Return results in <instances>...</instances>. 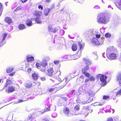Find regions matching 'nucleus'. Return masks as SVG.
<instances>
[{
    "mask_svg": "<svg viewBox=\"0 0 121 121\" xmlns=\"http://www.w3.org/2000/svg\"><path fill=\"white\" fill-rule=\"evenodd\" d=\"M50 58L47 56L45 58L42 62L39 61L36 63L35 65L37 68L42 71H45L48 68L47 61L50 60Z\"/></svg>",
    "mask_w": 121,
    "mask_h": 121,
    "instance_id": "1",
    "label": "nucleus"
},
{
    "mask_svg": "<svg viewBox=\"0 0 121 121\" xmlns=\"http://www.w3.org/2000/svg\"><path fill=\"white\" fill-rule=\"evenodd\" d=\"M110 16L108 14H103L98 16L97 21L99 24H107L109 21Z\"/></svg>",
    "mask_w": 121,
    "mask_h": 121,
    "instance_id": "2",
    "label": "nucleus"
},
{
    "mask_svg": "<svg viewBox=\"0 0 121 121\" xmlns=\"http://www.w3.org/2000/svg\"><path fill=\"white\" fill-rule=\"evenodd\" d=\"M96 33V31L92 29L86 31L85 35L86 36L88 37L90 39H91L95 37Z\"/></svg>",
    "mask_w": 121,
    "mask_h": 121,
    "instance_id": "3",
    "label": "nucleus"
},
{
    "mask_svg": "<svg viewBox=\"0 0 121 121\" xmlns=\"http://www.w3.org/2000/svg\"><path fill=\"white\" fill-rule=\"evenodd\" d=\"M71 73H69L67 76L65 77V78L63 79L61 82V83L63 84L62 87H63L65 86L70 81V79H72V77H72L71 76Z\"/></svg>",
    "mask_w": 121,
    "mask_h": 121,
    "instance_id": "4",
    "label": "nucleus"
},
{
    "mask_svg": "<svg viewBox=\"0 0 121 121\" xmlns=\"http://www.w3.org/2000/svg\"><path fill=\"white\" fill-rule=\"evenodd\" d=\"M50 102L49 101V99L47 100L45 104L47 105L49 108H47L44 110H42L41 111L39 112V113L42 114L44 113L45 112L50 111Z\"/></svg>",
    "mask_w": 121,
    "mask_h": 121,
    "instance_id": "5",
    "label": "nucleus"
},
{
    "mask_svg": "<svg viewBox=\"0 0 121 121\" xmlns=\"http://www.w3.org/2000/svg\"><path fill=\"white\" fill-rule=\"evenodd\" d=\"M117 51V49L113 46L109 47L107 50L106 56H108V54L111 53L116 52Z\"/></svg>",
    "mask_w": 121,
    "mask_h": 121,
    "instance_id": "6",
    "label": "nucleus"
},
{
    "mask_svg": "<svg viewBox=\"0 0 121 121\" xmlns=\"http://www.w3.org/2000/svg\"><path fill=\"white\" fill-rule=\"evenodd\" d=\"M97 76L98 77H100V81L103 83V86H105L106 83L107 81L106 80L107 78V76L104 75H101L100 74L97 75Z\"/></svg>",
    "mask_w": 121,
    "mask_h": 121,
    "instance_id": "7",
    "label": "nucleus"
},
{
    "mask_svg": "<svg viewBox=\"0 0 121 121\" xmlns=\"http://www.w3.org/2000/svg\"><path fill=\"white\" fill-rule=\"evenodd\" d=\"M68 99V98L66 97H64L60 99L58 103V106H61L65 105Z\"/></svg>",
    "mask_w": 121,
    "mask_h": 121,
    "instance_id": "8",
    "label": "nucleus"
},
{
    "mask_svg": "<svg viewBox=\"0 0 121 121\" xmlns=\"http://www.w3.org/2000/svg\"><path fill=\"white\" fill-rule=\"evenodd\" d=\"M7 34L5 33L2 35L0 38V47L3 45L5 43L4 39L7 36Z\"/></svg>",
    "mask_w": 121,
    "mask_h": 121,
    "instance_id": "9",
    "label": "nucleus"
},
{
    "mask_svg": "<svg viewBox=\"0 0 121 121\" xmlns=\"http://www.w3.org/2000/svg\"><path fill=\"white\" fill-rule=\"evenodd\" d=\"M63 112L64 113L65 115L69 117L71 116L72 115H77L79 114V113H76L75 112L74 113L72 114L71 115L69 112V109L67 108H65L63 109Z\"/></svg>",
    "mask_w": 121,
    "mask_h": 121,
    "instance_id": "10",
    "label": "nucleus"
},
{
    "mask_svg": "<svg viewBox=\"0 0 121 121\" xmlns=\"http://www.w3.org/2000/svg\"><path fill=\"white\" fill-rule=\"evenodd\" d=\"M91 39V43L93 45L97 46L100 44V43L95 37H94Z\"/></svg>",
    "mask_w": 121,
    "mask_h": 121,
    "instance_id": "11",
    "label": "nucleus"
},
{
    "mask_svg": "<svg viewBox=\"0 0 121 121\" xmlns=\"http://www.w3.org/2000/svg\"><path fill=\"white\" fill-rule=\"evenodd\" d=\"M115 53L116 52H114L108 54V56H107L108 59L110 60L114 59L116 58L117 57Z\"/></svg>",
    "mask_w": 121,
    "mask_h": 121,
    "instance_id": "12",
    "label": "nucleus"
},
{
    "mask_svg": "<svg viewBox=\"0 0 121 121\" xmlns=\"http://www.w3.org/2000/svg\"><path fill=\"white\" fill-rule=\"evenodd\" d=\"M8 88L6 90V92L7 93H9L12 92L14 90V87L12 86H7Z\"/></svg>",
    "mask_w": 121,
    "mask_h": 121,
    "instance_id": "13",
    "label": "nucleus"
},
{
    "mask_svg": "<svg viewBox=\"0 0 121 121\" xmlns=\"http://www.w3.org/2000/svg\"><path fill=\"white\" fill-rule=\"evenodd\" d=\"M78 45L79 47L80 48V52H79L80 54H79L78 56H81V52L82 51L84 48V45L81 42H79L78 43Z\"/></svg>",
    "mask_w": 121,
    "mask_h": 121,
    "instance_id": "14",
    "label": "nucleus"
},
{
    "mask_svg": "<svg viewBox=\"0 0 121 121\" xmlns=\"http://www.w3.org/2000/svg\"><path fill=\"white\" fill-rule=\"evenodd\" d=\"M27 57L26 60L28 63H26V64H30V63H31L32 61H34V58L33 57L30 56H27Z\"/></svg>",
    "mask_w": 121,
    "mask_h": 121,
    "instance_id": "15",
    "label": "nucleus"
},
{
    "mask_svg": "<svg viewBox=\"0 0 121 121\" xmlns=\"http://www.w3.org/2000/svg\"><path fill=\"white\" fill-rule=\"evenodd\" d=\"M74 55H65L64 57V58L67 60H75V58H73Z\"/></svg>",
    "mask_w": 121,
    "mask_h": 121,
    "instance_id": "16",
    "label": "nucleus"
},
{
    "mask_svg": "<svg viewBox=\"0 0 121 121\" xmlns=\"http://www.w3.org/2000/svg\"><path fill=\"white\" fill-rule=\"evenodd\" d=\"M61 72L60 70H58L56 73V76H55L54 77V78L56 79L57 78V76L59 78L58 80V81L60 82L62 80V79L60 78L59 77V76H60L61 74Z\"/></svg>",
    "mask_w": 121,
    "mask_h": 121,
    "instance_id": "17",
    "label": "nucleus"
},
{
    "mask_svg": "<svg viewBox=\"0 0 121 121\" xmlns=\"http://www.w3.org/2000/svg\"><path fill=\"white\" fill-rule=\"evenodd\" d=\"M83 60L84 63L87 65H90L92 64V62L91 60L89 59L84 58L83 59Z\"/></svg>",
    "mask_w": 121,
    "mask_h": 121,
    "instance_id": "18",
    "label": "nucleus"
},
{
    "mask_svg": "<svg viewBox=\"0 0 121 121\" xmlns=\"http://www.w3.org/2000/svg\"><path fill=\"white\" fill-rule=\"evenodd\" d=\"M4 21L9 24H13V22L12 20L9 17H6L4 19Z\"/></svg>",
    "mask_w": 121,
    "mask_h": 121,
    "instance_id": "19",
    "label": "nucleus"
},
{
    "mask_svg": "<svg viewBox=\"0 0 121 121\" xmlns=\"http://www.w3.org/2000/svg\"><path fill=\"white\" fill-rule=\"evenodd\" d=\"M26 71L27 70L28 72H30L31 70V69L30 67L32 66L31 64H26Z\"/></svg>",
    "mask_w": 121,
    "mask_h": 121,
    "instance_id": "20",
    "label": "nucleus"
},
{
    "mask_svg": "<svg viewBox=\"0 0 121 121\" xmlns=\"http://www.w3.org/2000/svg\"><path fill=\"white\" fill-rule=\"evenodd\" d=\"M90 68L88 66H86L84 68L82 69V72L83 73H84L89 71Z\"/></svg>",
    "mask_w": 121,
    "mask_h": 121,
    "instance_id": "21",
    "label": "nucleus"
},
{
    "mask_svg": "<svg viewBox=\"0 0 121 121\" xmlns=\"http://www.w3.org/2000/svg\"><path fill=\"white\" fill-rule=\"evenodd\" d=\"M51 26L49 25L48 27V30L49 31H51L54 33L56 32L57 31V29L56 28H51Z\"/></svg>",
    "mask_w": 121,
    "mask_h": 121,
    "instance_id": "22",
    "label": "nucleus"
},
{
    "mask_svg": "<svg viewBox=\"0 0 121 121\" xmlns=\"http://www.w3.org/2000/svg\"><path fill=\"white\" fill-rule=\"evenodd\" d=\"M47 71V74L48 76H51L52 75L53 71L52 68L49 69Z\"/></svg>",
    "mask_w": 121,
    "mask_h": 121,
    "instance_id": "23",
    "label": "nucleus"
},
{
    "mask_svg": "<svg viewBox=\"0 0 121 121\" xmlns=\"http://www.w3.org/2000/svg\"><path fill=\"white\" fill-rule=\"evenodd\" d=\"M26 23L27 25L29 26H32L33 24L32 22L29 19L26 20Z\"/></svg>",
    "mask_w": 121,
    "mask_h": 121,
    "instance_id": "24",
    "label": "nucleus"
},
{
    "mask_svg": "<svg viewBox=\"0 0 121 121\" xmlns=\"http://www.w3.org/2000/svg\"><path fill=\"white\" fill-rule=\"evenodd\" d=\"M31 76L32 78L34 80H36L38 78V75L36 73H33L32 74Z\"/></svg>",
    "mask_w": 121,
    "mask_h": 121,
    "instance_id": "25",
    "label": "nucleus"
},
{
    "mask_svg": "<svg viewBox=\"0 0 121 121\" xmlns=\"http://www.w3.org/2000/svg\"><path fill=\"white\" fill-rule=\"evenodd\" d=\"M117 78L118 81H119V85L121 86V74H118L117 76Z\"/></svg>",
    "mask_w": 121,
    "mask_h": 121,
    "instance_id": "26",
    "label": "nucleus"
},
{
    "mask_svg": "<svg viewBox=\"0 0 121 121\" xmlns=\"http://www.w3.org/2000/svg\"><path fill=\"white\" fill-rule=\"evenodd\" d=\"M18 28L20 30H22L26 28V26L24 24H21L19 25Z\"/></svg>",
    "mask_w": 121,
    "mask_h": 121,
    "instance_id": "27",
    "label": "nucleus"
},
{
    "mask_svg": "<svg viewBox=\"0 0 121 121\" xmlns=\"http://www.w3.org/2000/svg\"><path fill=\"white\" fill-rule=\"evenodd\" d=\"M32 85V82H27L25 84V86L28 88H30Z\"/></svg>",
    "mask_w": 121,
    "mask_h": 121,
    "instance_id": "28",
    "label": "nucleus"
},
{
    "mask_svg": "<svg viewBox=\"0 0 121 121\" xmlns=\"http://www.w3.org/2000/svg\"><path fill=\"white\" fill-rule=\"evenodd\" d=\"M116 5L117 7L121 10V0H120L119 2H116Z\"/></svg>",
    "mask_w": 121,
    "mask_h": 121,
    "instance_id": "29",
    "label": "nucleus"
},
{
    "mask_svg": "<svg viewBox=\"0 0 121 121\" xmlns=\"http://www.w3.org/2000/svg\"><path fill=\"white\" fill-rule=\"evenodd\" d=\"M50 10V9L49 8H47L44 10V12L45 16H47L48 15Z\"/></svg>",
    "mask_w": 121,
    "mask_h": 121,
    "instance_id": "30",
    "label": "nucleus"
},
{
    "mask_svg": "<svg viewBox=\"0 0 121 121\" xmlns=\"http://www.w3.org/2000/svg\"><path fill=\"white\" fill-rule=\"evenodd\" d=\"M71 48L73 51H75L77 49V45L76 44H73L72 45Z\"/></svg>",
    "mask_w": 121,
    "mask_h": 121,
    "instance_id": "31",
    "label": "nucleus"
},
{
    "mask_svg": "<svg viewBox=\"0 0 121 121\" xmlns=\"http://www.w3.org/2000/svg\"><path fill=\"white\" fill-rule=\"evenodd\" d=\"M35 23H36L38 24H41L42 22L40 18L39 17H38L35 19Z\"/></svg>",
    "mask_w": 121,
    "mask_h": 121,
    "instance_id": "32",
    "label": "nucleus"
},
{
    "mask_svg": "<svg viewBox=\"0 0 121 121\" xmlns=\"http://www.w3.org/2000/svg\"><path fill=\"white\" fill-rule=\"evenodd\" d=\"M6 84L5 86V87H7L9 86H10L12 84V82L10 80H9L8 79L6 80Z\"/></svg>",
    "mask_w": 121,
    "mask_h": 121,
    "instance_id": "33",
    "label": "nucleus"
},
{
    "mask_svg": "<svg viewBox=\"0 0 121 121\" xmlns=\"http://www.w3.org/2000/svg\"><path fill=\"white\" fill-rule=\"evenodd\" d=\"M80 109V105L78 104H77L74 106V110L75 111H78Z\"/></svg>",
    "mask_w": 121,
    "mask_h": 121,
    "instance_id": "34",
    "label": "nucleus"
},
{
    "mask_svg": "<svg viewBox=\"0 0 121 121\" xmlns=\"http://www.w3.org/2000/svg\"><path fill=\"white\" fill-rule=\"evenodd\" d=\"M13 70V67H10L8 68L6 70L7 73H9L12 71Z\"/></svg>",
    "mask_w": 121,
    "mask_h": 121,
    "instance_id": "35",
    "label": "nucleus"
},
{
    "mask_svg": "<svg viewBox=\"0 0 121 121\" xmlns=\"http://www.w3.org/2000/svg\"><path fill=\"white\" fill-rule=\"evenodd\" d=\"M85 77L83 76H81L79 77V80L82 83H83L84 82V79Z\"/></svg>",
    "mask_w": 121,
    "mask_h": 121,
    "instance_id": "36",
    "label": "nucleus"
},
{
    "mask_svg": "<svg viewBox=\"0 0 121 121\" xmlns=\"http://www.w3.org/2000/svg\"><path fill=\"white\" fill-rule=\"evenodd\" d=\"M28 119L30 120V121H36L35 119L34 118H33L31 116H29Z\"/></svg>",
    "mask_w": 121,
    "mask_h": 121,
    "instance_id": "37",
    "label": "nucleus"
},
{
    "mask_svg": "<svg viewBox=\"0 0 121 121\" xmlns=\"http://www.w3.org/2000/svg\"><path fill=\"white\" fill-rule=\"evenodd\" d=\"M85 76L87 77L88 78H90L91 77V75L89 73H83Z\"/></svg>",
    "mask_w": 121,
    "mask_h": 121,
    "instance_id": "38",
    "label": "nucleus"
},
{
    "mask_svg": "<svg viewBox=\"0 0 121 121\" xmlns=\"http://www.w3.org/2000/svg\"><path fill=\"white\" fill-rule=\"evenodd\" d=\"M121 94V87L120 88V90L118 91V92H117L116 94V96H118L119 95H120Z\"/></svg>",
    "mask_w": 121,
    "mask_h": 121,
    "instance_id": "39",
    "label": "nucleus"
},
{
    "mask_svg": "<svg viewBox=\"0 0 121 121\" xmlns=\"http://www.w3.org/2000/svg\"><path fill=\"white\" fill-rule=\"evenodd\" d=\"M52 116L53 117L55 118L57 116V114L56 112H54L52 114Z\"/></svg>",
    "mask_w": 121,
    "mask_h": 121,
    "instance_id": "40",
    "label": "nucleus"
},
{
    "mask_svg": "<svg viewBox=\"0 0 121 121\" xmlns=\"http://www.w3.org/2000/svg\"><path fill=\"white\" fill-rule=\"evenodd\" d=\"M2 8V4L0 3V16L1 14V13H2V11H1V10L2 11V9H3V8Z\"/></svg>",
    "mask_w": 121,
    "mask_h": 121,
    "instance_id": "41",
    "label": "nucleus"
},
{
    "mask_svg": "<svg viewBox=\"0 0 121 121\" xmlns=\"http://www.w3.org/2000/svg\"><path fill=\"white\" fill-rule=\"evenodd\" d=\"M111 36V34L108 33H106L105 35V36L106 38H109Z\"/></svg>",
    "mask_w": 121,
    "mask_h": 121,
    "instance_id": "42",
    "label": "nucleus"
},
{
    "mask_svg": "<svg viewBox=\"0 0 121 121\" xmlns=\"http://www.w3.org/2000/svg\"><path fill=\"white\" fill-rule=\"evenodd\" d=\"M96 35L95 36V37H96L97 38H100V34H97L96 31Z\"/></svg>",
    "mask_w": 121,
    "mask_h": 121,
    "instance_id": "43",
    "label": "nucleus"
},
{
    "mask_svg": "<svg viewBox=\"0 0 121 121\" xmlns=\"http://www.w3.org/2000/svg\"><path fill=\"white\" fill-rule=\"evenodd\" d=\"M54 3H52L51 6H50V8H49V9H50V10H51V9H54L55 8L54 7Z\"/></svg>",
    "mask_w": 121,
    "mask_h": 121,
    "instance_id": "44",
    "label": "nucleus"
},
{
    "mask_svg": "<svg viewBox=\"0 0 121 121\" xmlns=\"http://www.w3.org/2000/svg\"><path fill=\"white\" fill-rule=\"evenodd\" d=\"M109 97L108 96L106 95H104L103 96V99H107L109 98Z\"/></svg>",
    "mask_w": 121,
    "mask_h": 121,
    "instance_id": "45",
    "label": "nucleus"
},
{
    "mask_svg": "<svg viewBox=\"0 0 121 121\" xmlns=\"http://www.w3.org/2000/svg\"><path fill=\"white\" fill-rule=\"evenodd\" d=\"M36 15L38 16H40L41 15V13L40 11L39 12H36Z\"/></svg>",
    "mask_w": 121,
    "mask_h": 121,
    "instance_id": "46",
    "label": "nucleus"
},
{
    "mask_svg": "<svg viewBox=\"0 0 121 121\" xmlns=\"http://www.w3.org/2000/svg\"><path fill=\"white\" fill-rule=\"evenodd\" d=\"M90 80L91 81H94L95 80V78L94 77H91L90 78H89Z\"/></svg>",
    "mask_w": 121,
    "mask_h": 121,
    "instance_id": "47",
    "label": "nucleus"
},
{
    "mask_svg": "<svg viewBox=\"0 0 121 121\" xmlns=\"http://www.w3.org/2000/svg\"><path fill=\"white\" fill-rule=\"evenodd\" d=\"M89 103V102L88 101H84L81 102V104H86V103Z\"/></svg>",
    "mask_w": 121,
    "mask_h": 121,
    "instance_id": "48",
    "label": "nucleus"
},
{
    "mask_svg": "<svg viewBox=\"0 0 121 121\" xmlns=\"http://www.w3.org/2000/svg\"><path fill=\"white\" fill-rule=\"evenodd\" d=\"M23 101V100H22L20 99V100H18V101H17V102H15V104H17V103H21V102H22Z\"/></svg>",
    "mask_w": 121,
    "mask_h": 121,
    "instance_id": "49",
    "label": "nucleus"
},
{
    "mask_svg": "<svg viewBox=\"0 0 121 121\" xmlns=\"http://www.w3.org/2000/svg\"><path fill=\"white\" fill-rule=\"evenodd\" d=\"M94 8L95 9H100V7L99 6L96 5L94 7Z\"/></svg>",
    "mask_w": 121,
    "mask_h": 121,
    "instance_id": "50",
    "label": "nucleus"
},
{
    "mask_svg": "<svg viewBox=\"0 0 121 121\" xmlns=\"http://www.w3.org/2000/svg\"><path fill=\"white\" fill-rule=\"evenodd\" d=\"M54 88H52L48 89V90L49 92H52L54 90Z\"/></svg>",
    "mask_w": 121,
    "mask_h": 121,
    "instance_id": "51",
    "label": "nucleus"
},
{
    "mask_svg": "<svg viewBox=\"0 0 121 121\" xmlns=\"http://www.w3.org/2000/svg\"><path fill=\"white\" fill-rule=\"evenodd\" d=\"M38 8L39 9H40L41 10H43V7L41 5H39L38 6Z\"/></svg>",
    "mask_w": 121,
    "mask_h": 121,
    "instance_id": "52",
    "label": "nucleus"
},
{
    "mask_svg": "<svg viewBox=\"0 0 121 121\" xmlns=\"http://www.w3.org/2000/svg\"><path fill=\"white\" fill-rule=\"evenodd\" d=\"M54 64H56V65H57L59 64V61L57 60H55L54 61Z\"/></svg>",
    "mask_w": 121,
    "mask_h": 121,
    "instance_id": "53",
    "label": "nucleus"
},
{
    "mask_svg": "<svg viewBox=\"0 0 121 121\" xmlns=\"http://www.w3.org/2000/svg\"><path fill=\"white\" fill-rule=\"evenodd\" d=\"M42 121H49V119L47 118H44L42 120Z\"/></svg>",
    "mask_w": 121,
    "mask_h": 121,
    "instance_id": "54",
    "label": "nucleus"
},
{
    "mask_svg": "<svg viewBox=\"0 0 121 121\" xmlns=\"http://www.w3.org/2000/svg\"><path fill=\"white\" fill-rule=\"evenodd\" d=\"M89 107L88 106H84L83 107V109H87Z\"/></svg>",
    "mask_w": 121,
    "mask_h": 121,
    "instance_id": "55",
    "label": "nucleus"
},
{
    "mask_svg": "<svg viewBox=\"0 0 121 121\" xmlns=\"http://www.w3.org/2000/svg\"><path fill=\"white\" fill-rule=\"evenodd\" d=\"M114 118L112 119V118H108L107 121H113V119Z\"/></svg>",
    "mask_w": 121,
    "mask_h": 121,
    "instance_id": "56",
    "label": "nucleus"
},
{
    "mask_svg": "<svg viewBox=\"0 0 121 121\" xmlns=\"http://www.w3.org/2000/svg\"><path fill=\"white\" fill-rule=\"evenodd\" d=\"M75 90H72L71 91V94L72 95L74 94V95H75V93H74L75 92Z\"/></svg>",
    "mask_w": 121,
    "mask_h": 121,
    "instance_id": "57",
    "label": "nucleus"
},
{
    "mask_svg": "<svg viewBox=\"0 0 121 121\" xmlns=\"http://www.w3.org/2000/svg\"><path fill=\"white\" fill-rule=\"evenodd\" d=\"M100 41H101V43H100V44H102V43H103L104 41V38H101V40H100Z\"/></svg>",
    "mask_w": 121,
    "mask_h": 121,
    "instance_id": "58",
    "label": "nucleus"
},
{
    "mask_svg": "<svg viewBox=\"0 0 121 121\" xmlns=\"http://www.w3.org/2000/svg\"><path fill=\"white\" fill-rule=\"evenodd\" d=\"M94 58V59L96 60H97L98 59V56L96 54L95 55Z\"/></svg>",
    "mask_w": 121,
    "mask_h": 121,
    "instance_id": "59",
    "label": "nucleus"
},
{
    "mask_svg": "<svg viewBox=\"0 0 121 121\" xmlns=\"http://www.w3.org/2000/svg\"><path fill=\"white\" fill-rule=\"evenodd\" d=\"M40 79L42 81H44L45 80V77H41Z\"/></svg>",
    "mask_w": 121,
    "mask_h": 121,
    "instance_id": "60",
    "label": "nucleus"
},
{
    "mask_svg": "<svg viewBox=\"0 0 121 121\" xmlns=\"http://www.w3.org/2000/svg\"><path fill=\"white\" fill-rule=\"evenodd\" d=\"M90 80V79L89 78L86 79L85 80L84 82L85 83L87 82L88 81Z\"/></svg>",
    "mask_w": 121,
    "mask_h": 121,
    "instance_id": "61",
    "label": "nucleus"
},
{
    "mask_svg": "<svg viewBox=\"0 0 121 121\" xmlns=\"http://www.w3.org/2000/svg\"><path fill=\"white\" fill-rule=\"evenodd\" d=\"M54 78L53 77H52L50 78V79L53 82H54L55 80H54Z\"/></svg>",
    "mask_w": 121,
    "mask_h": 121,
    "instance_id": "62",
    "label": "nucleus"
},
{
    "mask_svg": "<svg viewBox=\"0 0 121 121\" xmlns=\"http://www.w3.org/2000/svg\"><path fill=\"white\" fill-rule=\"evenodd\" d=\"M76 102L78 103H80V100L78 98H77V99L76 100Z\"/></svg>",
    "mask_w": 121,
    "mask_h": 121,
    "instance_id": "63",
    "label": "nucleus"
},
{
    "mask_svg": "<svg viewBox=\"0 0 121 121\" xmlns=\"http://www.w3.org/2000/svg\"><path fill=\"white\" fill-rule=\"evenodd\" d=\"M118 120H119L117 118H116V117H115L114 118V120L113 121H118Z\"/></svg>",
    "mask_w": 121,
    "mask_h": 121,
    "instance_id": "64",
    "label": "nucleus"
}]
</instances>
